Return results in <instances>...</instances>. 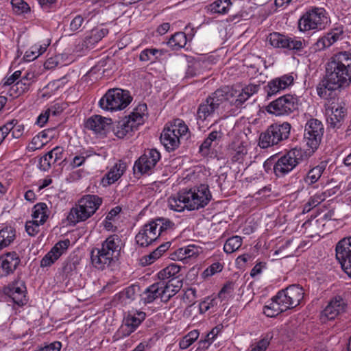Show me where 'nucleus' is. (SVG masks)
Instances as JSON below:
<instances>
[{"label":"nucleus","instance_id":"obj_1","mask_svg":"<svg viewBox=\"0 0 351 351\" xmlns=\"http://www.w3.org/2000/svg\"><path fill=\"white\" fill-rule=\"evenodd\" d=\"M351 83V53L340 52L332 56L326 64V73L317 86V95L328 99L334 90Z\"/></svg>","mask_w":351,"mask_h":351},{"label":"nucleus","instance_id":"obj_2","mask_svg":"<svg viewBox=\"0 0 351 351\" xmlns=\"http://www.w3.org/2000/svg\"><path fill=\"white\" fill-rule=\"evenodd\" d=\"M212 197L208 186L201 184L189 190L183 189L169 199V208L176 212L198 210L206 206Z\"/></svg>","mask_w":351,"mask_h":351},{"label":"nucleus","instance_id":"obj_3","mask_svg":"<svg viewBox=\"0 0 351 351\" xmlns=\"http://www.w3.org/2000/svg\"><path fill=\"white\" fill-rule=\"evenodd\" d=\"M123 243L120 236L114 234L101 242L100 247L90 252L91 263L99 270L112 268L119 261Z\"/></svg>","mask_w":351,"mask_h":351},{"label":"nucleus","instance_id":"obj_4","mask_svg":"<svg viewBox=\"0 0 351 351\" xmlns=\"http://www.w3.org/2000/svg\"><path fill=\"white\" fill-rule=\"evenodd\" d=\"M233 97L229 86H223L209 95L197 107L196 120L199 125L208 121L227 101Z\"/></svg>","mask_w":351,"mask_h":351},{"label":"nucleus","instance_id":"obj_5","mask_svg":"<svg viewBox=\"0 0 351 351\" xmlns=\"http://www.w3.org/2000/svg\"><path fill=\"white\" fill-rule=\"evenodd\" d=\"M102 202V198L98 195H84L78 200L75 206L71 208L66 217L67 221L73 226L85 221L96 213Z\"/></svg>","mask_w":351,"mask_h":351},{"label":"nucleus","instance_id":"obj_6","mask_svg":"<svg viewBox=\"0 0 351 351\" xmlns=\"http://www.w3.org/2000/svg\"><path fill=\"white\" fill-rule=\"evenodd\" d=\"M311 157L308 152L300 147H294L278 156L273 165V171L278 178H283L290 173L301 162Z\"/></svg>","mask_w":351,"mask_h":351},{"label":"nucleus","instance_id":"obj_7","mask_svg":"<svg viewBox=\"0 0 351 351\" xmlns=\"http://www.w3.org/2000/svg\"><path fill=\"white\" fill-rule=\"evenodd\" d=\"M330 22L328 14L324 8L312 6L302 13L298 26L302 32L319 31L325 29Z\"/></svg>","mask_w":351,"mask_h":351},{"label":"nucleus","instance_id":"obj_8","mask_svg":"<svg viewBox=\"0 0 351 351\" xmlns=\"http://www.w3.org/2000/svg\"><path fill=\"white\" fill-rule=\"evenodd\" d=\"M324 132V125L319 119L311 117L306 121L303 133V143L307 148L303 149L308 152L310 157L318 149Z\"/></svg>","mask_w":351,"mask_h":351},{"label":"nucleus","instance_id":"obj_9","mask_svg":"<svg viewBox=\"0 0 351 351\" xmlns=\"http://www.w3.org/2000/svg\"><path fill=\"white\" fill-rule=\"evenodd\" d=\"M291 129V125L288 122L271 124L260 134L258 145L266 149L278 145L289 138Z\"/></svg>","mask_w":351,"mask_h":351},{"label":"nucleus","instance_id":"obj_10","mask_svg":"<svg viewBox=\"0 0 351 351\" xmlns=\"http://www.w3.org/2000/svg\"><path fill=\"white\" fill-rule=\"evenodd\" d=\"M146 109L145 104L139 105L128 117L119 121L113 127L115 136L119 138H123L127 135L131 136L132 132L143 123V112Z\"/></svg>","mask_w":351,"mask_h":351},{"label":"nucleus","instance_id":"obj_11","mask_svg":"<svg viewBox=\"0 0 351 351\" xmlns=\"http://www.w3.org/2000/svg\"><path fill=\"white\" fill-rule=\"evenodd\" d=\"M132 99L128 90L112 88L109 89L99 99V106L106 111L121 110L125 108Z\"/></svg>","mask_w":351,"mask_h":351},{"label":"nucleus","instance_id":"obj_12","mask_svg":"<svg viewBox=\"0 0 351 351\" xmlns=\"http://www.w3.org/2000/svg\"><path fill=\"white\" fill-rule=\"evenodd\" d=\"M327 129L337 132L341 129L348 114L347 108L342 102L330 101L326 106Z\"/></svg>","mask_w":351,"mask_h":351},{"label":"nucleus","instance_id":"obj_13","mask_svg":"<svg viewBox=\"0 0 351 351\" xmlns=\"http://www.w3.org/2000/svg\"><path fill=\"white\" fill-rule=\"evenodd\" d=\"M298 102L295 95L286 94L270 102L266 110L269 114L276 116L289 115L297 109Z\"/></svg>","mask_w":351,"mask_h":351},{"label":"nucleus","instance_id":"obj_14","mask_svg":"<svg viewBox=\"0 0 351 351\" xmlns=\"http://www.w3.org/2000/svg\"><path fill=\"white\" fill-rule=\"evenodd\" d=\"M160 157V154L156 149L145 151L144 154L134 162V173L137 177L144 174H152Z\"/></svg>","mask_w":351,"mask_h":351},{"label":"nucleus","instance_id":"obj_15","mask_svg":"<svg viewBox=\"0 0 351 351\" xmlns=\"http://www.w3.org/2000/svg\"><path fill=\"white\" fill-rule=\"evenodd\" d=\"M303 288L299 285H291L287 288L279 291L276 298L286 311L291 309L300 304L304 298Z\"/></svg>","mask_w":351,"mask_h":351},{"label":"nucleus","instance_id":"obj_16","mask_svg":"<svg viewBox=\"0 0 351 351\" xmlns=\"http://www.w3.org/2000/svg\"><path fill=\"white\" fill-rule=\"evenodd\" d=\"M269 42L274 47L287 49L301 52L308 45V40L300 37H289L279 33L270 34Z\"/></svg>","mask_w":351,"mask_h":351},{"label":"nucleus","instance_id":"obj_17","mask_svg":"<svg viewBox=\"0 0 351 351\" xmlns=\"http://www.w3.org/2000/svg\"><path fill=\"white\" fill-rule=\"evenodd\" d=\"M3 293L10 298L14 304L22 307L27 304V287L23 280L17 279L4 287Z\"/></svg>","mask_w":351,"mask_h":351},{"label":"nucleus","instance_id":"obj_18","mask_svg":"<svg viewBox=\"0 0 351 351\" xmlns=\"http://www.w3.org/2000/svg\"><path fill=\"white\" fill-rule=\"evenodd\" d=\"M335 252L341 268L351 278V237L341 239L336 245Z\"/></svg>","mask_w":351,"mask_h":351},{"label":"nucleus","instance_id":"obj_19","mask_svg":"<svg viewBox=\"0 0 351 351\" xmlns=\"http://www.w3.org/2000/svg\"><path fill=\"white\" fill-rule=\"evenodd\" d=\"M294 78L291 74H285L279 77L274 78L264 87L267 97H271L280 91L285 90L293 84Z\"/></svg>","mask_w":351,"mask_h":351},{"label":"nucleus","instance_id":"obj_20","mask_svg":"<svg viewBox=\"0 0 351 351\" xmlns=\"http://www.w3.org/2000/svg\"><path fill=\"white\" fill-rule=\"evenodd\" d=\"M158 237L156 225L153 220L145 224L135 237L136 243L141 247L151 245Z\"/></svg>","mask_w":351,"mask_h":351},{"label":"nucleus","instance_id":"obj_21","mask_svg":"<svg viewBox=\"0 0 351 351\" xmlns=\"http://www.w3.org/2000/svg\"><path fill=\"white\" fill-rule=\"evenodd\" d=\"M21 263V258L16 252H10L0 256V274L2 276L12 274Z\"/></svg>","mask_w":351,"mask_h":351},{"label":"nucleus","instance_id":"obj_22","mask_svg":"<svg viewBox=\"0 0 351 351\" xmlns=\"http://www.w3.org/2000/svg\"><path fill=\"white\" fill-rule=\"evenodd\" d=\"M347 303L341 296L333 298L322 313V317L328 320L335 319L346 311Z\"/></svg>","mask_w":351,"mask_h":351},{"label":"nucleus","instance_id":"obj_23","mask_svg":"<svg viewBox=\"0 0 351 351\" xmlns=\"http://www.w3.org/2000/svg\"><path fill=\"white\" fill-rule=\"evenodd\" d=\"M343 31L341 27H336L331 29L329 32L324 36L320 37L313 45V49L317 51H322L324 49L330 47L337 40H341Z\"/></svg>","mask_w":351,"mask_h":351},{"label":"nucleus","instance_id":"obj_24","mask_svg":"<svg viewBox=\"0 0 351 351\" xmlns=\"http://www.w3.org/2000/svg\"><path fill=\"white\" fill-rule=\"evenodd\" d=\"M146 317V313L143 311H136L134 313H129L124 318V324L121 330L124 336H129L140 326Z\"/></svg>","mask_w":351,"mask_h":351},{"label":"nucleus","instance_id":"obj_25","mask_svg":"<svg viewBox=\"0 0 351 351\" xmlns=\"http://www.w3.org/2000/svg\"><path fill=\"white\" fill-rule=\"evenodd\" d=\"M228 153L232 162L241 163L247 154V149L244 142L236 139L228 145Z\"/></svg>","mask_w":351,"mask_h":351},{"label":"nucleus","instance_id":"obj_26","mask_svg":"<svg viewBox=\"0 0 351 351\" xmlns=\"http://www.w3.org/2000/svg\"><path fill=\"white\" fill-rule=\"evenodd\" d=\"M162 286V302H168L171 297L175 295L181 289L182 282L180 279H171L167 281H160Z\"/></svg>","mask_w":351,"mask_h":351},{"label":"nucleus","instance_id":"obj_27","mask_svg":"<svg viewBox=\"0 0 351 351\" xmlns=\"http://www.w3.org/2000/svg\"><path fill=\"white\" fill-rule=\"evenodd\" d=\"M160 142L168 152L174 151L180 145V138L169 125H166L160 135Z\"/></svg>","mask_w":351,"mask_h":351},{"label":"nucleus","instance_id":"obj_28","mask_svg":"<svg viewBox=\"0 0 351 351\" xmlns=\"http://www.w3.org/2000/svg\"><path fill=\"white\" fill-rule=\"evenodd\" d=\"M126 163L122 160L117 162L101 179L104 186H109L117 182L126 170Z\"/></svg>","mask_w":351,"mask_h":351},{"label":"nucleus","instance_id":"obj_29","mask_svg":"<svg viewBox=\"0 0 351 351\" xmlns=\"http://www.w3.org/2000/svg\"><path fill=\"white\" fill-rule=\"evenodd\" d=\"M111 119L104 118L100 115H95L87 119L85 127L97 134H103L108 125L111 123Z\"/></svg>","mask_w":351,"mask_h":351},{"label":"nucleus","instance_id":"obj_30","mask_svg":"<svg viewBox=\"0 0 351 351\" xmlns=\"http://www.w3.org/2000/svg\"><path fill=\"white\" fill-rule=\"evenodd\" d=\"M139 293L140 286L133 284L116 294L114 300L119 301L123 305H126L134 301Z\"/></svg>","mask_w":351,"mask_h":351},{"label":"nucleus","instance_id":"obj_31","mask_svg":"<svg viewBox=\"0 0 351 351\" xmlns=\"http://www.w3.org/2000/svg\"><path fill=\"white\" fill-rule=\"evenodd\" d=\"M327 166L326 161H322L317 165L310 169L303 178V181L308 186L315 184L321 178Z\"/></svg>","mask_w":351,"mask_h":351},{"label":"nucleus","instance_id":"obj_32","mask_svg":"<svg viewBox=\"0 0 351 351\" xmlns=\"http://www.w3.org/2000/svg\"><path fill=\"white\" fill-rule=\"evenodd\" d=\"M160 281H158L149 286L143 292L142 300L145 304L152 303L157 298H160L162 300V293H160L162 286Z\"/></svg>","mask_w":351,"mask_h":351},{"label":"nucleus","instance_id":"obj_33","mask_svg":"<svg viewBox=\"0 0 351 351\" xmlns=\"http://www.w3.org/2000/svg\"><path fill=\"white\" fill-rule=\"evenodd\" d=\"M16 239V230L11 226H4L0 229V250L8 247Z\"/></svg>","mask_w":351,"mask_h":351},{"label":"nucleus","instance_id":"obj_34","mask_svg":"<svg viewBox=\"0 0 351 351\" xmlns=\"http://www.w3.org/2000/svg\"><path fill=\"white\" fill-rule=\"evenodd\" d=\"M202 252L200 247L195 245H189L185 247L179 248L174 256L178 260L183 261L188 258L197 256Z\"/></svg>","mask_w":351,"mask_h":351},{"label":"nucleus","instance_id":"obj_35","mask_svg":"<svg viewBox=\"0 0 351 351\" xmlns=\"http://www.w3.org/2000/svg\"><path fill=\"white\" fill-rule=\"evenodd\" d=\"M207 62L202 60H193L189 61L186 70V77H193L203 73Z\"/></svg>","mask_w":351,"mask_h":351},{"label":"nucleus","instance_id":"obj_36","mask_svg":"<svg viewBox=\"0 0 351 351\" xmlns=\"http://www.w3.org/2000/svg\"><path fill=\"white\" fill-rule=\"evenodd\" d=\"M280 303L281 302L276 298V295L271 299V301L264 306V314L269 317H275L281 313L286 311L285 309L282 308V306Z\"/></svg>","mask_w":351,"mask_h":351},{"label":"nucleus","instance_id":"obj_37","mask_svg":"<svg viewBox=\"0 0 351 351\" xmlns=\"http://www.w3.org/2000/svg\"><path fill=\"white\" fill-rule=\"evenodd\" d=\"M49 213L47 205L40 202L34 206L32 216L34 220L44 224L49 217Z\"/></svg>","mask_w":351,"mask_h":351},{"label":"nucleus","instance_id":"obj_38","mask_svg":"<svg viewBox=\"0 0 351 351\" xmlns=\"http://www.w3.org/2000/svg\"><path fill=\"white\" fill-rule=\"evenodd\" d=\"M232 5L230 0H215L207 6L208 10L213 14H227Z\"/></svg>","mask_w":351,"mask_h":351},{"label":"nucleus","instance_id":"obj_39","mask_svg":"<svg viewBox=\"0 0 351 351\" xmlns=\"http://www.w3.org/2000/svg\"><path fill=\"white\" fill-rule=\"evenodd\" d=\"M187 42V38L185 33L179 32L175 33L171 36L167 42V45L173 50H178L184 47Z\"/></svg>","mask_w":351,"mask_h":351},{"label":"nucleus","instance_id":"obj_40","mask_svg":"<svg viewBox=\"0 0 351 351\" xmlns=\"http://www.w3.org/2000/svg\"><path fill=\"white\" fill-rule=\"evenodd\" d=\"M153 221L156 225L158 237L167 231L175 229V223L168 218L158 217L153 219Z\"/></svg>","mask_w":351,"mask_h":351},{"label":"nucleus","instance_id":"obj_41","mask_svg":"<svg viewBox=\"0 0 351 351\" xmlns=\"http://www.w3.org/2000/svg\"><path fill=\"white\" fill-rule=\"evenodd\" d=\"M29 88V83H25L20 79L10 87L8 94L13 98L18 97L28 91Z\"/></svg>","mask_w":351,"mask_h":351},{"label":"nucleus","instance_id":"obj_42","mask_svg":"<svg viewBox=\"0 0 351 351\" xmlns=\"http://www.w3.org/2000/svg\"><path fill=\"white\" fill-rule=\"evenodd\" d=\"M163 55L162 50H159L155 48L145 49L143 50L140 55L139 59L142 62H154Z\"/></svg>","mask_w":351,"mask_h":351},{"label":"nucleus","instance_id":"obj_43","mask_svg":"<svg viewBox=\"0 0 351 351\" xmlns=\"http://www.w3.org/2000/svg\"><path fill=\"white\" fill-rule=\"evenodd\" d=\"M242 245V238L240 236H232L228 239L223 245V250L227 254H231Z\"/></svg>","mask_w":351,"mask_h":351},{"label":"nucleus","instance_id":"obj_44","mask_svg":"<svg viewBox=\"0 0 351 351\" xmlns=\"http://www.w3.org/2000/svg\"><path fill=\"white\" fill-rule=\"evenodd\" d=\"M273 338V332H267L263 335L261 339L256 343L250 351H265Z\"/></svg>","mask_w":351,"mask_h":351},{"label":"nucleus","instance_id":"obj_45","mask_svg":"<svg viewBox=\"0 0 351 351\" xmlns=\"http://www.w3.org/2000/svg\"><path fill=\"white\" fill-rule=\"evenodd\" d=\"M325 199V195L323 193H317L311 197L308 202L303 206V213H308L314 207L320 204Z\"/></svg>","mask_w":351,"mask_h":351},{"label":"nucleus","instance_id":"obj_46","mask_svg":"<svg viewBox=\"0 0 351 351\" xmlns=\"http://www.w3.org/2000/svg\"><path fill=\"white\" fill-rule=\"evenodd\" d=\"M169 126L175 130V133L179 138L186 136L189 132L188 126L182 120L179 119L174 120L173 123Z\"/></svg>","mask_w":351,"mask_h":351},{"label":"nucleus","instance_id":"obj_47","mask_svg":"<svg viewBox=\"0 0 351 351\" xmlns=\"http://www.w3.org/2000/svg\"><path fill=\"white\" fill-rule=\"evenodd\" d=\"M5 125H10L9 128H10V132L13 138H19L23 134L25 130L24 125L23 124L19 123L18 120L12 119L7 122Z\"/></svg>","mask_w":351,"mask_h":351},{"label":"nucleus","instance_id":"obj_48","mask_svg":"<svg viewBox=\"0 0 351 351\" xmlns=\"http://www.w3.org/2000/svg\"><path fill=\"white\" fill-rule=\"evenodd\" d=\"M14 12L17 14H26L30 12V7L24 0H11Z\"/></svg>","mask_w":351,"mask_h":351},{"label":"nucleus","instance_id":"obj_49","mask_svg":"<svg viewBox=\"0 0 351 351\" xmlns=\"http://www.w3.org/2000/svg\"><path fill=\"white\" fill-rule=\"evenodd\" d=\"M60 256V254H57L53 250L47 252L40 261L41 267H47L53 265Z\"/></svg>","mask_w":351,"mask_h":351},{"label":"nucleus","instance_id":"obj_50","mask_svg":"<svg viewBox=\"0 0 351 351\" xmlns=\"http://www.w3.org/2000/svg\"><path fill=\"white\" fill-rule=\"evenodd\" d=\"M223 266L219 262H215L208 267L202 274L204 278H206L222 271Z\"/></svg>","mask_w":351,"mask_h":351},{"label":"nucleus","instance_id":"obj_51","mask_svg":"<svg viewBox=\"0 0 351 351\" xmlns=\"http://www.w3.org/2000/svg\"><path fill=\"white\" fill-rule=\"evenodd\" d=\"M53 159H54L53 156L50 152H48L40 158L38 164L40 169L44 171H48L51 168V165L54 164Z\"/></svg>","mask_w":351,"mask_h":351},{"label":"nucleus","instance_id":"obj_52","mask_svg":"<svg viewBox=\"0 0 351 351\" xmlns=\"http://www.w3.org/2000/svg\"><path fill=\"white\" fill-rule=\"evenodd\" d=\"M234 96L228 101L237 108H243L244 103L250 98L248 92H244L243 90L234 99H232Z\"/></svg>","mask_w":351,"mask_h":351},{"label":"nucleus","instance_id":"obj_53","mask_svg":"<svg viewBox=\"0 0 351 351\" xmlns=\"http://www.w3.org/2000/svg\"><path fill=\"white\" fill-rule=\"evenodd\" d=\"M77 264V261L71 259H67L64 262L62 271L66 277L72 274L73 271L76 269Z\"/></svg>","mask_w":351,"mask_h":351},{"label":"nucleus","instance_id":"obj_54","mask_svg":"<svg viewBox=\"0 0 351 351\" xmlns=\"http://www.w3.org/2000/svg\"><path fill=\"white\" fill-rule=\"evenodd\" d=\"M43 224L35 220L28 221L25 224V230L29 236L34 237L40 231V226Z\"/></svg>","mask_w":351,"mask_h":351},{"label":"nucleus","instance_id":"obj_55","mask_svg":"<svg viewBox=\"0 0 351 351\" xmlns=\"http://www.w3.org/2000/svg\"><path fill=\"white\" fill-rule=\"evenodd\" d=\"M90 155L88 154L87 151L83 149L82 152H80L79 154L76 155L73 158V160L71 162V165L73 167H78L82 165L86 159Z\"/></svg>","mask_w":351,"mask_h":351},{"label":"nucleus","instance_id":"obj_56","mask_svg":"<svg viewBox=\"0 0 351 351\" xmlns=\"http://www.w3.org/2000/svg\"><path fill=\"white\" fill-rule=\"evenodd\" d=\"M234 291V283L228 282L221 288L218 295L221 300H225L230 297Z\"/></svg>","mask_w":351,"mask_h":351},{"label":"nucleus","instance_id":"obj_57","mask_svg":"<svg viewBox=\"0 0 351 351\" xmlns=\"http://www.w3.org/2000/svg\"><path fill=\"white\" fill-rule=\"evenodd\" d=\"M48 141H43L37 135L33 137L30 144L27 146V149L29 152H34L36 149H40L43 147Z\"/></svg>","mask_w":351,"mask_h":351},{"label":"nucleus","instance_id":"obj_58","mask_svg":"<svg viewBox=\"0 0 351 351\" xmlns=\"http://www.w3.org/2000/svg\"><path fill=\"white\" fill-rule=\"evenodd\" d=\"M217 304L215 299L207 298L199 304V313L203 314Z\"/></svg>","mask_w":351,"mask_h":351},{"label":"nucleus","instance_id":"obj_59","mask_svg":"<svg viewBox=\"0 0 351 351\" xmlns=\"http://www.w3.org/2000/svg\"><path fill=\"white\" fill-rule=\"evenodd\" d=\"M21 73H22L21 71H16L14 73H13L10 76L5 77L2 80L3 86H12L21 77Z\"/></svg>","mask_w":351,"mask_h":351},{"label":"nucleus","instance_id":"obj_60","mask_svg":"<svg viewBox=\"0 0 351 351\" xmlns=\"http://www.w3.org/2000/svg\"><path fill=\"white\" fill-rule=\"evenodd\" d=\"M108 29L106 28H101L100 29H93L91 32V36L90 39L92 40L93 42L97 43L101 40L104 37H105L108 34Z\"/></svg>","mask_w":351,"mask_h":351},{"label":"nucleus","instance_id":"obj_61","mask_svg":"<svg viewBox=\"0 0 351 351\" xmlns=\"http://www.w3.org/2000/svg\"><path fill=\"white\" fill-rule=\"evenodd\" d=\"M70 245V241L65 239L58 241L52 248L57 254H60V256L64 253Z\"/></svg>","mask_w":351,"mask_h":351},{"label":"nucleus","instance_id":"obj_62","mask_svg":"<svg viewBox=\"0 0 351 351\" xmlns=\"http://www.w3.org/2000/svg\"><path fill=\"white\" fill-rule=\"evenodd\" d=\"M161 256L160 254L156 249L152 252H151L149 255L145 256L141 258L142 264L143 265H151L153 263L156 259L159 258Z\"/></svg>","mask_w":351,"mask_h":351},{"label":"nucleus","instance_id":"obj_63","mask_svg":"<svg viewBox=\"0 0 351 351\" xmlns=\"http://www.w3.org/2000/svg\"><path fill=\"white\" fill-rule=\"evenodd\" d=\"M38 1L44 11L49 12L55 10L57 0H38Z\"/></svg>","mask_w":351,"mask_h":351},{"label":"nucleus","instance_id":"obj_64","mask_svg":"<svg viewBox=\"0 0 351 351\" xmlns=\"http://www.w3.org/2000/svg\"><path fill=\"white\" fill-rule=\"evenodd\" d=\"M84 21V18L81 15H77L70 23V29L75 32L80 29Z\"/></svg>","mask_w":351,"mask_h":351}]
</instances>
